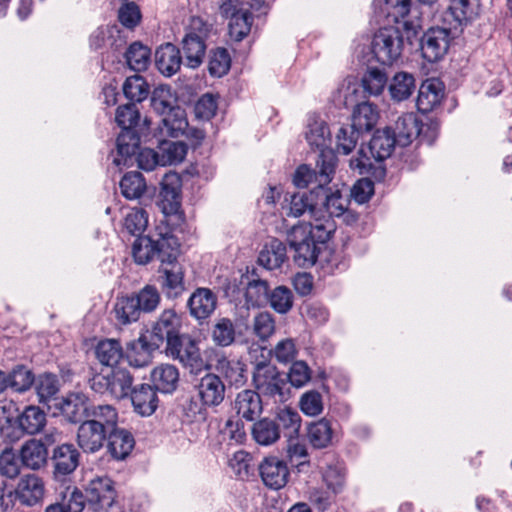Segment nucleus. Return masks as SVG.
I'll list each match as a JSON object with an SVG mask.
<instances>
[{
	"instance_id": "1",
	"label": "nucleus",
	"mask_w": 512,
	"mask_h": 512,
	"mask_svg": "<svg viewBox=\"0 0 512 512\" xmlns=\"http://www.w3.org/2000/svg\"><path fill=\"white\" fill-rule=\"evenodd\" d=\"M172 249L169 254L162 252V261L158 268V282L162 292L168 299H176L185 291V270L178 261L180 256V243L172 240Z\"/></svg>"
},
{
	"instance_id": "2",
	"label": "nucleus",
	"mask_w": 512,
	"mask_h": 512,
	"mask_svg": "<svg viewBox=\"0 0 512 512\" xmlns=\"http://www.w3.org/2000/svg\"><path fill=\"white\" fill-rule=\"evenodd\" d=\"M253 384L259 395L284 401L288 397L287 378L271 363L261 362L255 366Z\"/></svg>"
},
{
	"instance_id": "3",
	"label": "nucleus",
	"mask_w": 512,
	"mask_h": 512,
	"mask_svg": "<svg viewBox=\"0 0 512 512\" xmlns=\"http://www.w3.org/2000/svg\"><path fill=\"white\" fill-rule=\"evenodd\" d=\"M404 37L399 26H385L373 36L371 51L375 59L383 65H392L403 51Z\"/></svg>"
},
{
	"instance_id": "4",
	"label": "nucleus",
	"mask_w": 512,
	"mask_h": 512,
	"mask_svg": "<svg viewBox=\"0 0 512 512\" xmlns=\"http://www.w3.org/2000/svg\"><path fill=\"white\" fill-rule=\"evenodd\" d=\"M158 131L162 137L178 138L184 136L193 147L199 146L205 138L203 130L189 126L186 112L179 106L169 109L161 117Z\"/></svg>"
},
{
	"instance_id": "5",
	"label": "nucleus",
	"mask_w": 512,
	"mask_h": 512,
	"mask_svg": "<svg viewBox=\"0 0 512 512\" xmlns=\"http://www.w3.org/2000/svg\"><path fill=\"white\" fill-rule=\"evenodd\" d=\"M166 354L179 361L192 374L201 373L212 367V364L202 357L198 343L189 336L182 335L177 339H171L170 344L166 345Z\"/></svg>"
},
{
	"instance_id": "6",
	"label": "nucleus",
	"mask_w": 512,
	"mask_h": 512,
	"mask_svg": "<svg viewBox=\"0 0 512 512\" xmlns=\"http://www.w3.org/2000/svg\"><path fill=\"white\" fill-rule=\"evenodd\" d=\"M210 26L201 18L193 17L182 40V47L186 58V64L190 68H197L201 65L205 51Z\"/></svg>"
},
{
	"instance_id": "7",
	"label": "nucleus",
	"mask_w": 512,
	"mask_h": 512,
	"mask_svg": "<svg viewBox=\"0 0 512 512\" xmlns=\"http://www.w3.org/2000/svg\"><path fill=\"white\" fill-rule=\"evenodd\" d=\"M172 240H178L171 234H159V238L153 239L151 236H140L136 238L132 246V255L134 261L140 265L150 263L157 255L159 261H162V252L169 254L172 249Z\"/></svg>"
},
{
	"instance_id": "8",
	"label": "nucleus",
	"mask_w": 512,
	"mask_h": 512,
	"mask_svg": "<svg viewBox=\"0 0 512 512\" xmlns=\"http://www.w3.org/2000/svg\"><path fill=\"white\" fill-rule=\"evenodd\" d=\"M320 200L327 216L331 219L332 217H344L348 224L356 221L355 214L349 210L350 195L344 186L342 188L323 187V191H320Z\"/></svg>"
},
{
	"instance_id": "9",
	"label": "nucleus",
	"mask_w": 512,
	"mask_h": 512,
	"mask_svg": "<svg viewBox=\"0 0 512 512\" xmlns=\"http://www.w3.org/2000/svg\"><path fill=\"white\" fill-rule=\"evenodd\" d=\"M179 328L180 318L177 313L173 309H166L160 314L152 330L143 335L151 340L150 347L159 348L165 341L169 345L171 339L179 338Z\"/></svg>"
},
{
	"instance_id": "10",
	"label": "nucleus",
	"mask_w": 512,
	"mask_h": 512,
	"mask_svg": "<svg viewBox=\"0 0 512 512\" xmlns=\"http://www.w3.org/2000/svg\"><path fill=\"white\" fill-rule=\"evenodd\" d=\"M85 491L87 503L95 512L107 511L116 499L114 482L107 476L92 479Z\"/></svg>"
},
{
	"instance_id": "11",
	"label": "nucleus",
	"mask_w": 512,
	"mask_h": 512,
	"mask_svg": "<svg viewBox=\"0 0 512 512\" xmlns=\"http://www.w3.org/2000/svg\"><path fill=\"white\" fill-rule=\"evenodd\" d=\"M220 13L229 21V35L235 41L243 40L250 32L252 17L247 8L237 7L232 0L225 1L220 6Z\"/></svg>"
},
{
	"instance_id": "12",
	"label": "nucleus",
	"mask_w": 512,
	"mask_h": 512,
	"mask_svg": "<svg viewBox=\"0 0 512 512\" xmlns=\"http://www.w3.org/2000/svg\"><path fill=\"white\" fill-rule=\"evenodd\" d=\"M450 32L445 28H431L421 39L423 57L429 62L440 60L448 51Z\"/></svg>"
},
{
	"instance_id": "13",
	"label": "nucleus",
	"mask_w": 512,
	"mask_h": 512,
	"mask_svg": "<svg viewBox=\"0 0 512 512\" xmlns=\"http://www.w3.org/2000/svg\"><path fill=\"white\" fill-rule=\"evenodd\" d=\"M214 355V368L223 375L230 385L236 387L246 383V365L240 359L230 358L224 352L212 349Z\"/></svg>"
},
{
	"instance_id": "14",
	"label": "nucleus",
	"mask_w": 512,
	"mask_h": 512,
	"mask_svg": "<svg viewBox=\"0 0 512 512\" xmlns=\"http://www.w3.org/2000/svg\"><path fill=\"white\" fill-rule=\"evenodd\" d=\"M259 472L263 483L271 489H281L288 482V467L285 461L276 456L264 458L259 465Z\"/></svg>"
},
{
	"instance_id": "15",
	"label": "nucleus",
	"mask_w": 512,
	"mask_h": 512,
	"mask_svg": "<svg viewBox=\"0 0 512 512\" xmlns=\"http://www.w3.org/2000/svg\"><path fill=\"white\" fill-rule=\"evenodd\" d=\"M107 433L100 424L86 419L78 427L77 443L83 452L95 453L103 447Z\"/></svg>"
},
{
	"instance_id": "16",
	"label": "nucleus",
	"mask_w": 512,
	"mask_h": 512,
	"mask_svg": "<svg viewBox=\"0 0 512 512\" xmlns=\"http://www.w3.org/2000/svg\"><path fill=\"white\" fill-rule=\"evenodd\" d=\"M319 198L320 193L315 189L291 195L289 200L286 199L288 201L287 215L295 218L307 215L310 218L320 214L322 207L319 206Z\"/></svg>"
},
{
	"instance_id": "17",
	"label": "nucleus",
	"mask_w": 512,
	"mask_h": 512,
	"mask_svg": "<svg viewBox=\"0 0 512 512\" xmlns=\"http://www.w3.org/2000/svg\"><path fill=\"white\" fill-rule=\"evenodd\" d=\"M45 493V485L43 480L35 474H27L20 478L15 495L20 503L33 506L39 503Z\"/></svg>"
},
{
	"instance_id": "18",
	"label": "nucleus",
	"mask_w": 512,
	"mask_h": 512,
	"mask_svg": "<svg viewBox=\"0 0 512 512\" xmlns=\"http://www.w3.org/2000/svg\"><path fill=\"white\" fill-rule=\"evenodd\" d=\"M240 284L244 286L246 304L252 307H261L268 302L269 286L267 281L258 278L255 274H243Z\"/></svg>"
},
{
	"instance_id": "19",
	"label": "nucleus",
	"mask_w": 512,
	"mask_h": 512,
	"mask_svg": "<svg viewBox=\"0 0 512 512\" xmlns=\"http://www.w3.org/2000/svg\"><path fill=\"white\" fill-rule=\"evenodd\" d=\"M197 391L205 406H218L224 400L225 385L219 376L209 373L201 378Z\"/></svg>"
},
{
	"instance_id": "20",
	"label": "nucleus",
	"mask_w": 512,
	"mask_h": 512,
	"mask_svg": "<svg viewBox=\"0 0 512 512\" xmlns=\"http://www.w3.org/2000/svg\"><path fill=\"white\" fill-rule=\"evenodd\" d=\"M217 299L208 288H197L188 299L191 316L198 320L207 319L215 310Z\"/></svg>"
},
{
	"instance_id": "21",
	"label": "nucleus",
	"mask_w": 512,
	"mask_h": 512,
	"mask_svg": "<svg viewBox=\"0 0 512 512\" xmlns=\"http://www.w3.org/2000/svg\"><path fill=\"white\" fill-rule=\"evenodd\" d=\"M155 64L162 75L173 76L182 64L180 50L172 43L161 45L155 52Z\"/></svg>"
},
{
	"instance_id": "22",
	"label": "nucleus",
	"mask_w": 512,
	"mask_h": 512,
	"mask_svg": "<svg viewBox=\"0 0 512 512\" xmlns=\"http://www.w3.org/2000/svg\"><path fill=\"white\" fill-rule=\"evenodd\" d=\"M233 408L241 418L253 421L262 413L261 397L256 391L243 390L237 394Z\"/></svg>"
},
{
	"instance_id": "23",
	"label": "nucleus",
	"mask_w": 512,
	"mask_h": 512,
	"mask_svg": "<svg viewBox=\"0 0 512 512\" xmlns=\"http://www.w3.org/2000/svg\"><path fill=\"white\" fill-rule=\"evenodd\" d=\"M131 401L136 413L141 416L152 415L158 406L156 390L148 384H141L131 392Z\"/></svg>"
},
{
	"instance_id": "24",
	"label": "nucleus",
	"mask_w": 512,
	"mask_h": 512,
	"mask_svg": "<svg viewBox=\"0 0 512 512\" xmlns=\"http://www.w3.org/2000/svg\"><path fill=\"white\" fill-rule=\"evenodd\" d=\"M140 139L133 130L122 131L117 137V155L113 159L116 166H129L139 148Z\"/></svg>"
},
{
	"instance_id": "25",
	"label": "nucleus",
	"mask_w": 512,
	"mask_h": 512,
	"mask_svg": "<svg viewBox=\"0 0 512 512\" xmlns=\"http://www.w3.org/2000/svg\"><path fill=\"white\" fill-rule=\"evenodd\" d=\"M420 122L414 113L400 116L392 128L393 136L399 146H408L420 133Z\"/></svg>"
},
{
	"instance_id": "26",
	"label": "nucleus",
	"mask_w": 512,
	"mask_h": 512,
	"mask_svg": "<svg viewBox=\"0 0 512 512\" xmlns=\"http://www.w3.org/2000/svg\"><path fill=\"white\" fill-rule=\"evenodd\" d=\"M19 456L25 467L38 470L46 464L48 451L40 440L30 439L22 445Z\"/></svg>"
},
{
	"instance_id": "27",
	"label": "nucleus",
	"mask_w": 512,
	"mask_h": 512,
	"mask_svg": "<svg viewBox=\"0 0 512 512\" xmlns=\"http://www.w3.org/2000/svg\"><path fill=\"white\" fill-rule=\"evenodd\" d=\"M151 382L156 391L172 393L179 383V371L172 364H161L151 371Z\"/></svg>"
},
{
	"instance_id": "28",
	"label": "nucleus",
	"mask_w": 512,
	"mask_h": 512,
	"mask_svg": "<svg viewBox=\"0 0 512 512\" xmlns=\"http://www.w3.org/2000/svg\"><path fill=\"white\" fill-rule=\"evenodd\" d=\"M80 454L73 444H62L54 449L52 460L55 474L68 475L79 464Z\"/></svg>"
},
{
	"instance_id": "29",
	"label": "nucleus",
	"mask_w": 512,
	"mask_h": 512,
	"mask_svg": "<svg viewBox=\"0 0 512 512\" xmlns=\"http://www.w3.org/2000/svg\"><path fill=\"white\" fill-rule=\"evenodd\" d=\"M443 98L441 83L434 79L422 83L417 97V108L422 113H429L438 106Z\"/></svg>"
},
{
	"instance_id": "30",
	"label": "nucleus",
	"mask_w": 512,
	"mask_h": 512,
	"mask_svg": "<svg viewBox=\"0 0 512 512\" xmlns=\"http://www.w3.org/2000/svg\"><path fill=\"white\" fill-rule=\"evenodd\" d=\"M397 144L393 136L392 128L387 127L383 130H377L369 143V150L376 161H383L390 157Z\"/></svg>"
},
{
	"instance_id": "31",
	"label": "nucleus",
	"mask_w": 512,
	"mask_h": 512,
	"mask_svg": "<svg viewBox=\"0 0 512 512\" xmlns=\"http://www.w3.org/2000/svg\"><path fill=\"white\" fill-rule=\"evenodd\" d=\"M18 423L26 435H36L40 433L47 422L45 412L35 405L26 406L17 416Z\"/></svg>"
},
{
	"instance_id": "32",
	"label": "nucleus",
	"mask_w": 512,
	"mask_h": 512,
	"mask_svg": "<svg viewBox=\"0 0 512 512\" xmlns=\"http://www.w3.org/2000/svg\"><path fill=\"white\" fill-rule=\"evenodd\" d=\"M379 118L377 106L370 102L356 105L352 114L351 126L358 132H368L374 128Z\"/></svg>"
},
{
	"instance_id": "33",
	"label": "nucleus",
	"mask_w": 512,
	"mask_h": 512,
	"mask_svg": "<svg viewBox=\"0 0 512 512\" xmlns=\"http://www.w3.org/2000/svg\"><path fill=\"white\" fill-rule=\"evenodd\" d=\"M134 447V438L125 429H113L108 436V451L116 460L125 459Z\"/></svg>"
},
{
	"instance_id": "34",
	"label": "nucleus",
	"mask_w": 512,
	"mask_h": 512,
	"mask_svg": "<svg viewBox=\"0 0 512 512\" xmlns=\"http://www.w3.org/2000/svg\"><path fill=\"white\" fill-rule=\"evenodd\" d=\"M415 88V78L407 72L396 73L388 84V92L394 102H402L409 99Z\"/></svg>"
},
{
	"instance_id": "35",
	"label": "nucleus",
	"mask_w": 512,
	"mask_h": 512,
	"mask_svg": "<svg viewBox=\"0 0 512 512\" xmlns=\"http://www.w3.org/2000/svg\"><path fill=\"white\" fill-rule=\"evenodd\" d=\"M375 8H380L382 14H386L388 19L395 22L400 28L408 27V22L401 20L404 19L410 12L411 1L410 0H374Z\"/></svg>"
},
{
	"instance_id": "36",
	"label": "nucleus",
	"mask_w": 512,
	"mask_h": 512,
	"mask_svg": "<svg viewBox=\"0 0 512 512\" xmlns=\"http://www.w3.org/2000/svg\"><path fill=\"white\" fill-rule=\"evenodd\" d=\"M305 139L312 148L323 149L330 141V130L324 120L317 116L308 118Z\"/></svg>"
},
{
	"instance_id": "37",
	"label": "nucleus",
	"mask_w": 512,
	"mask_h": 512,
	"mask_svg": "<svg viewBox=\"0 0 512 512\" xmlns=\"http://www.w3.org/2000/svg\"><path fill=\"white\" fill-rule=\"evenodd\" d=\"M149 344H151V340L143 334L130 344L127 358L131 366L141 368L151 362L152 353L158 348H152Z\"/></svg>"
},
{
	"instance_id": "38",
	"label": "nucleus",
	"mask_w": 512,
	"mask_h": 512,
	"mask_svg": "<svg viewBox=\"0 0 512 512\" xmlns=\"http://www.w3.org/2000/svg\"><path fill=\"white\" fill-rule=\"evenodd\" d=\"M286 246L279 240L273 239L261 250L258 261L269 270L277 269L285 262Z\"/></svg>"
},
{
	"instance_id": "39",
	"label": "nucleus",
	"mask_w": 512,
	"mask_h": 512,
	"mask_svg": "<svg viewBox=\"0 0 512 512\" xmlns=\"http://www.w3.org/2000/svg\"><path fill=\"white\" fill-rule=\"evenodd\" d=\"M311 221L306 223L311 239L316 243H325L335 231L334 221L325 215L321 209V213L310 217Z\"/></svg>"
},
{
	"instance_id": "40",
	"label": "nucleus",
	"mask_w": 512,
	"mask_h": 512,
	"mask_svg": "<svg viewBox=\"0 0 512 512\" xmlns=\"http://www.w3.org/2000/svg\"><path fill=\"white\" fill-rule=\"evenodd\" d=\"M133 295L117 297L113 313L118 323L128 325L139 320L141 313Z\"/></svg>"
},
{
	"instance_id": "41",
	"label": "nucleus",
	"mask_w": 512,
	"mask_h": 512,
	"mask_svg": "<svg viewBox=\"0 0 512 512\" xmlns=\"http://www.w3.org/2000/svg\"><path fill=\"white\" fill-rule=\"evenodd\" d=\"M188 151L184 142L162 140L158 145L160 166L175 165L181 163Z\"/></svg>"
},
{
	"instance_id": "42",
	"label": "nucleus",
	"mask_w": 512,
	"mask_h": 512,
	"mask_svg": "<svg viewBox=\"0 0 512 512\" xmlns=\"http://www.w3.org/2000/svg\"><path fill=\"white\" fill-rule=\"evenodd\" d=\"M87 420L100 424L106 432L116 429L118 413L112 405H90Z\"/></svg>"
},
{
	"instance_id": "43",
	"label": "nucleus",
	"mask_w": 512,
	"mask_h": 512,
	"mask_svg": "<svg viewBox=\"0 0 512 512\" xmlns=\"http://www.w3.org/2000/svg\"><path fill=\"white\" fill-rule=\"evenodd\" d=\"M333 429L325 418L312 423L308 428V440L314 448H326L332 443Z\"/></svg>"
},
{
	"instance_id": "44",
	"label": "nucleus",
	"mask_w": 512,
	"mask_h": 512,
	"mask_svg": "<svg viewBox=\"0 0 512 512\" xmlns=\"http://www.w3.org/2000/svg\"><path fill=\"white\" fill-rule=\"evenodd\" d=\"M252 436L260 445H271L280 437L279 425L270 419H261L254 423L252 427Z\"/></svg>"
},
{
	"instance_id": "45",
	"label": "nucleus",
	"mask_w": 512,
	"mask_h": 512,
	"mask_svg": "<svg viewBox=\"0 0 512 512\" xmlns=\"http://www.w3.org/2000/svg\"><path fill=\"white\" fill-rule=\"evenodd\" d=\"M6 375L8 388L18 393L28 391L35 382L33 372L24 365H17Z\"/></svg>"
},
{
	"instance_id": "46",
	"label": "nucleus",
	"mask_w": 512,
	"mask_h": 512,
	"mask_svg": "<svg viewBox=\"0 0 512 512\" xmlns=\"http://www.w3.org/2000/svg\"><path fill=\"white\" fill-rule=\"evenodd\" d=\"M479 7V0H451L448 10L456 22L463 24L478 15Z\"/></svg>"
},
{
	"instance_id": "47",
	"label": "nucleus",
	"mask_w": 512,
	"mask_h": 512,
	"mask_svg": "<svg viewBox=\"0 0 512 512\" xmlns=\"http://www.w3.org/2000/svg\"><path fill=\"white\" fill-rule=\"evenodd\" d=\"M120 189L126 199H138L146 191V182L140 172H129L121 179Z\"/></svg>"
},
{
	"instance_id": "48",
	"label": "nucleus",
	"mask_w": 512,
	"mask_h": 512,
	"mask_svg": "<svg viewBox=\"0 0 512 512\" xmlns=\"http://www.w3.org/2000/svg\"><path fill=\"white\" fill-rule=\"evenodd\" d=\"M128 66L137 72L145 71L151 61V51L139 42L132 43L126 52Z\"/></svg>"
},
{
	"instance_id": "49",
	"label": "nucleus",
	"mask_w": 512,
	"mask_h": 512,
	"mask_svg": "<svg viewBox=\"0 0 512 512\" xmlns=\"http://www.w3.org/2000/svg\"><path fill=\"white\" fill-rule=\"evenodd\" d=\"M132 295L141 314L155 311L161 302V295L158 289L149 284Z\"/></svg>"
},
{
	"instance_id": "50",
	"label": "nucleus",
	"mask_w": 512,
	"mask_h": 512,
	"mask_svg": "<svg viewBox=\"0 0 512 512\" xmlns=\"http://www.w3.org/2000/svg\"><path fill=\"white\" fill-rule=\"evenodd\" d=\"M96 356L101 364L113 367L119 363L123 356L120 343L116 340H105L98 344Z\"/></svg>"
},
{
	"instance_id": "51",
	"label": "nucleus",
	"mask_w": 512,
	"mask_h": 512,
	"mask_svg": "<svg viewBox=\"0 0 512 512\" xmlns=\"http://www.w3.org/2000/svg\"><path fill=\"white\" fill-rule=\"evenodd\" d=\"M133 377L124 370H113L110 374V395L116 399H122L131 394Z\"/></svg>"
},
{
	"instance_id": "52",
	"label": "nucleus",
	"mask_w": 512,
	"mask_h": 512,
	"mask_svg": "<svg viewBox=\"0 0 512 512\" xmlns=\"http://www.w3.org/2000/svg\"><path fill=\"white\" fill-rule=\"evenodd\" d=\"M89 407L90 405H87L86 398L83 395L73 394L63 401L61 410L71 422H78L82 416L87 418Z\"/></svg>"
},
{
	"instance_id": "53",
	"label": "nucleus",
	"mask_w": 512,
	"mask_h": 512,
	"mask_svg": "<svg viewBox=\"0 0 512 512\" xmlns=\"http://www.w3.org/2000/svg\"><path fill=\"white\" fill-rule=\"evenodd\" d=\"M123 229L129 234L139 236L148 226V214L142 208H132L124 216Z\"/></svg>"
},
{
	"instance_id": "54",
	"label": "nucleus",
	"mask_w": 512,
	"mask_h": 512,
	"mask_svg": "<svg viewBox=\"0 0 512 512\" xmlns=\"http://www.w3.org/2000/svg\"><path fill=\"white\" fill-rule=\"evenodd\" d=\"M277 420L286 437L293 439L298 435L301 427V417L295 409L291 407L280 409L277 413Z\"/></svg>"
},
{
	"instance_id": "55",
	"label": "nucleus",
	"mask_w": 512,
	"mask_h": 512,
	"mask_svg": "<svg viewBox=\"0 0 512 512\" xmlns=\"http://www.w3.org/2000/svg\"><path fill=\"white\" fill-rule=\"evenodd\" d=\"M123 92L130 101L142 102L149 95V85L142 76L134 75L125 80Z\"/></svg>"
},
{
	"instance_id": "56",
	"label": "nucleus",
	"mask_w": 512,
	"mask_h": 512,
	"mask_svg": "<svg viewBox=\"0 0 512 512\" xmlns=\"http://www.w3.org/2000/svg\"><path fill=\"white\" fill-rule=\"evenodd\" d=\"M336 163L337 158L332 151H324L323 149L321 150L319 159L317 161V167L319 168L317 173L319 175L320 190H323V187H326L331 182L335 172Z\"/></svg>"
},
{
	"instance_id": "57",
	"label": "nucleus",
	"mask_w": 512,
	"mask_h": 512,
	"mask_svg": "<svg viewBox=\"0 0 512 512\" xmlns=\"http://www.w3.org/2000/svg\"><path fill=\"white\" fill-rule=\"evenodd\" d=\"M212 340L221 347L230 346L235 341V326L228 318H221L212 329Z\"/></svg>"
},
{
	"instance_id": "58",
	"label": "nucleus",
	"mask_w": 512,
	"mask_h": 512,
	"mask_svg": "<svg viewBox=\"0 0 512 512\" xmlns=\"http://www.w3.org/2000/svg\"><path fill=\"white\" fill-rule=\"evenodd\" d=\"M386 85V74L377 68L369 69L362 78L364 91L371 96L380 95L384 91Z\"/></svg>"
},
{
	"instance_id": "59",
	"label": "nucleus",
	"mask_w": 512,
	"mask_h": 512,
	"mask_svg": "<svg viewBox=\"0 0 512 512\" xmlns=\"http://www.w3.org/2000/svg\"><path fill=\"white\" fill-rule=\"evenodd\" d=\"M322 479L332 494L340 493L345 486V470L339 465H328L322 472Z\"/></svg>"
},
{
	"instance_id": "60",
	"label": "nucleus",
	"mask_w": 512,
	"mask_h": 512,
	"mask_svg": "<svg viewBox=\"0 0 512 512\" xmlns=\"http://www.w3.org/2000/svg\"><path fill=\"white\" fill-rule=\"evenodd\" d=\"M292 250L294 251V262L300 267H311L317 261V243L312 239L307 241L306 243H302L301 245L297 246Z\"/></svg>"
},
{
	"instance_id": "61",
	"label": "nucleus",
	"mask_w": 512,
	"mask_h": 512,
	"mask_svg": "<svg viewBox=\"0 0 512 512\" xmlns=\"http://www.w3.org/2000/svg\"><path fill=\"white\" fill-rule=\"evenodd\" d=\"M34 383L41 403L50 400L59 390L57 377L50 373L39 375V377L35 379Z\"/></svg>"
},
{
	"instance_id": "62",
	"label": "nucleus",
	"mask_w": 512,
	"mask_h": 512,
	"mask_svg": "<svg viewBox=\"0 0 512 512\" xmlns=\"http://www.w3.org/2000/svg\"><path fill=\"white\" fill-rule=\"evenodd\" d=\"M268 301L276 312L285 314L293 306V295L287 287L278 286L268 294Z\"/></svg>"
},
{
	"instance_id": "63",
	"label": "nucleus",
	"mask_w": 512,
	"mask_h": 512,
	"mask_svg": "<svg viewBox=\"0 0 512 512\" xmlns=\"http://www.w3.org/2000/svg\"><path fill=\"white\" fill-rule=\"evenodd\" d=\"M231 66V58L225 48H217L212 51L208 69L212 76L222 77L225 75Z\"/></svg>"
},
{
	"instance_id": "64",
	"label": "nucleus",
	"mask_w": 512,
	"mask_h": 512,
	"mask_svg": "<svg viewBox=\"0 0 512 512\" xmlns=\"http://www.w3.org/2000/svg\"><path fill=\"white\" fill-rule=\"evenodd\" d=\"M21 463L13 448H5L0 453V474L7 478H15L20 474Z\"/></svg>"
}]
</instances>
